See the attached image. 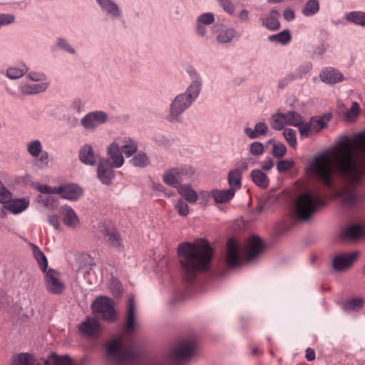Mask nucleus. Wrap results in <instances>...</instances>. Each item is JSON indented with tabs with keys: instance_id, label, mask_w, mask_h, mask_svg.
Masks as SVG:
<instances>
[{
	"instance_id": "f257e3e1",
	"label": "nucleus",
	"mask_w": 365,
	"mask_h": 365,
	"mask_svg": "<svg viewBox=\"0 0 365 365\" xmlns=\"http://www.w3.org/2000/svg\"><path fill=\"white\" fill-rule=\"evenodd\" d=\"M336 169L344 180L341 190L342 203L356 208L365 201V195L359 190L364 182L365 170V131L339 141L334 155Z\"/></svg>"
},
{
	"instance_id": "f03ea898",
	"label": "nucleus",
	"mask_w": 365,
	"mask_h": 365,
	"mask_svg": "<svg viewBox=\"0 0 365 365\" xmlns=\"http://www.w3.org/2000/svg\"><path fill=\"white\" fill-rule=\"evenodd\" d=\"M136 326L135 303L134 298L131 297L128 302L124 329L120 335L108 343L106 348L107 357L118 365H167L165 360L140 359V350L133 339Z\"/></svg>"
},
{
	"instance_id": "7ed1b4c3",
	"label": "nucleus",
	"mask_w": 365,
	"mask_h": 365,
	"mask_svg": "<svg viewBox=\"0 0 365 365\" xmlns=\"http://www.w3.org/2000/svg\"><path fill=\"white\" fill-rule=\"evenodd\" d=\"M178 256L185 279L192 281L199 272L209 269L212 252L206 240L198 239L192 243H180L178 247Z\"/></svg>"
},
{
	"instance_id": "20e7f679",
	"label": "nucleus",
	"mask_w": 365,
	"mask_h": 365,
	"mask_svg": "<svg viewBox=\"0 0 365 365\" xmlns=\"http://www.w3.org/2000/svg\"><path fill=\"white\" fill-rule=\"evenodd\" d=\"M187 73L191 82L184 92L178 94L172 101L165 117L170 123L180 121L182 114L197 100L202 90V80L200 73L193 68H187Z\"/></svg>"
},
{
	"instance_id": "39448f33",
	"label": "nucleus",
	"mask_w": 365,
	"mask_h": 365,
	"mask_svg": "<svg viewBox=\"0 0 365 365\" xmlns=\"http://www.w3.org/2000/svg\"><path fill=\"white\" fill-rule=\"evenodd\" d=\"M264 244L257 236L249 237L244 245L230 238L226 245L225 262L229 267L240 266L245 260L252 262L264 251Z\"/></svg>"
},
{
	"instance_id": "423d86ee",
	"label": "nucleus",
	"mask_w": 365,
	"mask_h": 365,
	"mask_svg": "<svg viewBox=\"0 0 365 365\" xmlns=\"http://www.w3.org/2000/svg\"><path fill=\"white\" fill-rule=\"evenodd\" d=\"M325 204L324 195L319 189L301 194L296 200L294 214L302 220H308Z\"/></svg>"
},
{
	"instance_id": "0eeeda50",
	"label": "nucleus",
	"mask_w": 365,
	"mask_h": 365,
	"mask_svg": "<svg viewBox=\"0 0 365 365\" xmlns=\"http://www.w3.org/2000/svg\"><path fill=\"white\" fill-rule=\"evenodd\" d=\"M309 170L327 187H332L331 159L327 154L315 156L309 165Z\"/></svg>"
},
{
	"instance_id": "6e6552de",
	"label": "nucleus",
	"mask_w": 365,
	"mask_h": 365,
	"mask_svg": "<svg viewBox=\"0 0 365 365\" xmlns=\"http://www.w3.org/2000/svg\"><path fill=\"white\" fill-rule=\"evenodd\" d=\"M94 313L101 314L103 319L113 322L117 318V313L114 309L113 301L104 296L97 297L91 304Z\"/></svg>"
},
{
	"instance_id": "1a4fd4ad",
	"label": "nucleus",
	"mask_w": 365,
	"mask_h": 365,
	"mask_svg": "<svg viewBox=\"0 0 365 365\" xmlns=\"http://www.w3.org/2000/svg\"><path fill=\"white\" fill-rule=\"evenodd\" d=\"M331 118V115L327 113L323 116H314L307 122L303 120V125L299 128V135L302 138H307L312 133H317L327 127Z\"/></svg>"
},
{
	"instance_id": "9d476101",
	"label": "nucleus",
	"mask_w": 365,
	"mask_h": 365,
	"mask_svg": "<svg viewBox=\"0 0 365 365\" xmlns=\"http://www.w3.org/2000/svg\"><path fill=\"white\" fill-rule=\"evenodd\" d=\"M26 150L28 153L35 158L34 165L39 169H44L48 166L49 154L43 150L41 142L38 140H32L27 143Z\"/></svg>"
},
{
	"instance_id": "9b49d317",
	"label": "nucleus",
	"mask_w": 365,
	"mask_h": 365,
	"mask_svg": "<svg viewBox=\"0 0 365 365\" xmlns=\"http://www.w3.org/2000/svg\"><path fill=\"white\" fill-rule=\"evenodd\" d=\"M108 120V115L103 110H93L86 114L81 119V126L88 131H94Z\"/></svg>"
},
{
	"instance_id": "f8f14e48",
	"label": "nucleus",
	"mask_w": 365,
	"mask_h": 365,
	"mask_svg": "<svg viewBox=\"0 0 365 365\" xmlns=\"http://www.w3.org/2000/svg\"><path fill=\"white\" fill-rule=\"evenodd\" d=\"M212 32L216 41L223 45L230 44L237 38V32L234 28L222 24L214 26Z\"/></svg>"
},
{
	"instance_id": "ddd939ff",
	"label": "nucleus",
	"mask_w": 365,
	"mask_h": 365,
	"mask_svg": "<svg viewBox=\"0 0 365 365\" xmlns=\"http://www.w3.org/2000/svg\"><path fill=\"white\" fill-rule=\"evenodd\" d=\"M195 350V343L192 339L179 342L170 355L171 359H185L191 357Z\"/></svg>"
},
{
	"instance_id": "4468645a",
	"label": "nucleus",
	"mask_w": 365,
	"mask_h": 365,
	"mask_svg": "<svg viewBox=\"0 0 365 365\" xmlns=\"http://www.w3.org/2000/svg\"><path fill=\"white\" fill-rule=\"evenodd\" d=\"M45 283L46 289L54 294H61L66 288L65 284L60 279V274L53 269L46 273Z\"/></svg>"
},
{
	"instance_id": "2eb2a0df",
	"label": "nucleus",
	"mask_w": 365,
	"mask_h": 365,
	"mask_svg": "<svg viewBox=\"0 0 365 365\" xmlns=\"http://www.w3.org/2000/svg\"><path fill=\"white\" fill-rule=\"evenodd\" d=\"M101 11L113 19L120 20L123 16L120 6L113 0H96Z\"/></svg>"
},
{
	"instance_id": "dca6fc26",
	"label": "nucleus",
	"mask_w": 365,
	"mask_h": 365,
	"mask_svg": "<svg viewBox=\"0 0 365 365\" xmlns=\"http://www.w3.org/2000/svg\"><path fill=\"white\" fill-rule=\"evenodd\" d=\"M78 330L85 336H96L101 332V324L96 317H87L79 324Z\"/></svg>"
},
{
	"instance_id": "f3484780",
	"label": "nucleus",
	"mask_w": 365,
	"mask_h": 365,
	"mask_svg": "<svg viewBox=\"0 0 365 365\" xmlns=\"http://www.w3.org/2000/svg\"><path fill=\"white\" fill-rule=\"evenodd\" d=\"M358 256V252L336 255L332 259L334 269L340 272L349 268Z\"/></svg>"
},
{
	"instance_id": "a211bd4d",
	"label": "nucleus",
	"mask_w": 365,
	"mask_h": 365,
	"mask_svg": "<svg viewBox=\"0 0 365 365\" xmlns=\"http://www.w3.org/2000/svg\"><path fill=\"white\" fill-rule=\"evenodd\" d=\"M113 167L108 160L103 159L99 161L97 168V175L99 180L104 185H110L114 178Z\"/></svg>"
},
{
	"instance_id": "6ab92c4d",
	"label": "nucleus",
	"mask_w": 365,
	"mask_h": 365,
	"mask_svg": "<svg viewBox=\"0 0 365 365\" xmlns=\"http://www.w3.org/2000/svg\"><path fill=\"white\" fill-rule=\"evenodd\" d=\"M215 15L211 12H205L199 15L195 20V33L200 37H205L207 27L215 22Z\"/></svg>"
},
{
	"instance_id": "aec40b11",
	"label": "nucleus",
	"mask_w": 365,
	"mask_h": 365,
	"mask_svg": "<svg viewBox=\"0 0 365 365\" xmlns=\"http://www.w3.org/2000/svg\"><path fill=\"white\" fill-rule=\"evenodd\" d=\"M58 194L70 201L78 200L83 194V189L76 184H67L58 187Z\"/></svg>"
},
{
	"instance_id": "412c9836",
	"label": "nucleus",
	"mask_w": 365,
	"mask_h": 365,
	"mask_svg": "<svg viewBox=\"0 0 365 365\" xmlns=\"http://www.w3.org/2000/svg\"><path fill=\"white\" fill-rule=\"evenodd\" d=\"M107 154L111 165L115 168H119L124 164L125 160L120 148V143L117 142L111 143L108 147Z\"/></svg>"
},
{
	"instance_id": "4be33fe9",
	"label": "nucleus",
	"mask_w": 365,
	"mask_h": 365,
	"mask_svg": "<svg viewBox=\"0 0 365 365\" xmlns=\"http://www.w3.org/2000/svg\"><path fill=\"white\" fill-rule=\"evenodd\" d=\"M320 80L327 84H335L344 80L343 74L337 69L332 67H327L319 73Z\"/></svg>"
},
{
	"instance_id": "5701e85b",
	"label": "nucleus",
	"mask_w": 365,
	"mask_h": 365,
	"mask_svg": "<svg viewBox=\"0 0 365 365\" xmlns=\"http://www.w3.org/2000/svg\"><path fill=\"white\" fill-rule=\"evenodd\" d=\"M61 213L63 216L64 225L68 227L76 228L80 223L79 218L75 210L69 205H63L61 207Z\"/></svg>"
},
{
	"instance_id": "b1692460",
	"label": "nucleus",
	"mask_w": 365,
	"mask_h": 365,
	"mask_svg": "<svg viewBox=\"0 0 365 365\" xmlns=\"http://www.w3.org/2000/svg\"><path fill=\"white\" fill-rule=\"evenodd\" d=\"M344 239L356 240L365 236V227L362 224H354L348 226L341 231Z\"/></svg>"
},
{
	"instance_id": "393cba45",
	"label": "nucleus",
	"mask_w": 365,
	"mask_h": 365,
	"mask_svg": "<svg viewBox=\"0 0 365 365\" xmlns=\"http://www.w3.org/2000/svg\"><path fill=\"white\" fill-rule=\"evenodd\" d=\"M19 91L23 96L36 95L46 91V84L24 82L19 85Z\"/></svg>"
},
{
	"instance_id": "a878e982",
	"label": "nucleus",
	"mask_w": 365,
	"mask_h": 365,
	"mask_svg": "<svg viewBox=\"0 0 365 365\" xmlns=\"http://www.w3.org/2000/svg\"><path fill=\"white\" fill-rule=\"evenodd\" d=\"M30 200L29 198H14L11 199L4 207L14 215L20 214L25 211L29 206Z\"/></svg>"
},
{
	"instance_id": "bb28decb",
	"label": "nucleus",
	"mask_w": 365,
	"mask_h": 365,
	"mask_svg": "<svg viewBox=\"0 0 365 365\" xmlns=\"http://www.w3.org/2000/svg\"><path fill=\"white\" fill-rule=\"evenodd\" d=\"M279 14L275 10H271L267 14L262 16L260 20L262 26L269 31H276L280 28L279 21Z\"/></svg>"
},
{
	"instance_id": "cd10ccee",
	"label": "nucleus",
	"mask_w": 365,
	"mask_h": 365,
	"mask_svg": "<svg viewBox=\"0 0 365 365\" xmlns=\"http://www.w3.org/2000/svg\"><path fill=\"white\" fill-rule=\"evenodd\" d=\"M80 161L88 165H94L96 163V159L92 146L89 144L83 145L78 154Z\"/></svg>"
},
{
	"instance_id": "c85d7f7f",
	"label": "nucleus",
	"mask_w": 365,
	"mask_h": 365,
	"mask_svg": "<svg viewBox=\"0 0 365 365\" xmlns=\"http://www.w3.org/2000/svg\"><path fill=\"white\" fill-rule=\"evenodd\" d=\"M119 140L120 148L126 157L130 158L137 152L138 143L134 139L130 137H123Z\"/></svg>"
},
{
	"instance_id": "c756f323",
	"label": "nucleus",
	"mask_w": 365,
	"mask_h": 365,
	"mask_svg": "<svg viewBox=\"0 0 365 365\" xmlns=\"http://www.w3.org/2000/svg\"><path fill=\"white\" fill-rule=\"evenodd\" d=\"M211 195L215 203L222 204L229 202L235 197V192L230 188L227 190L215 189L211 191Z\"/></svg>"
},
{
	"instance_id": "7c9ffc66",
	"label": "nucleus",
	"mask_w": 365,
	"mask_h": 365,
	"mask_svg": "<svg viewBox=\"0 0 365 365\" xmlns=\"http://www.w3.org/2000/svg\"><path fill=\"white\" fill-rule=\"evenodd\" d=\"M163 180L166 185L177 189L182 185L179 173L175 168L165 171L163 175Z\"/></svg>"
},
{
	"instance_id": "2f4dec72",
	"label": "nucleus",
	"mask_w": 365,
	"mask_h": 365,
	"mask_svg": "<svg viewBox=\"0 0 365 365\" xmlns=\"http://www.w3.org/2000/svg\"><path fill=\"white\" fill-rule=\"evenodd\" d=\"M268 130V126L264 122H258L255 124L254 128L246 127L244 132L249 138L255 139L261 135H266Z\"/></svg>"
},
{
	"instance_id": "473e14b6",
	"label": "nucleus",
	"mask_w": 365,
	"mask_h": 365,
	"mask_svg": "<svg viewBox=\"0 0 365 365\" xmlns=\"http://www.w3.org/2000/svg\"><path fill=\"white\" fill-rule=\"evenodd\" d=\"M283 117L285 125L297 127L299 130V128L303 125V116L295 111L283 113Z\"/></svg>"
},
{
	"instance_id": "72a5a7b5",
	"label": "nucleus",
	"mask_w": 365,
	"mask_h": 365,
	"mask_svg": "<svg viewBox=\"0 0 365 365\" xmlns=\"http://www.w3.org/2000/svg\"><path fill=\"white\" fill-rule=\"evenodd\" d=\"M178 193L188 202L195 203L198 199V194L192 188L190 185H181L178 189Z\"/></svg>"
},
{
	"instance_id": "f704fd0d",
	"label": "nucleus",
	"mask_w": 365,
	"mask_h": 365,
	"mask_svg": "<svg viewBox=\"0 0 365 365\" xmlns=\"http://www.w3.org/2000/svg\"><path fill=\"white\" fill-rule=\"evenodd\" d=\"M230 189L236 192L242 186V173L238 169L231 170L227 176Z\"/></svg>"
},
{
	"instance_id": "c9c22d12",
	"label": "nucleus",
	"mask_w": 365,
	"mask_h": 365,
	"mask_svg": "<svg viewBox=\"0 0 365 365\" xmlns=\"http://www.w3.org/2000/svg\"><path fill=\"white\" fill-rule=\"evenodd\" d=\"M98 227L103 235L106 237V240L112 246L119 247L120 245V240L118 233L111 229L106 228L103 223H100Z\"/></svg>"
},
{
	"instance_id": "e433bc0d",
	"label": "nucleus",
	"mask_w": 365,
	"mask_h": 365,
	"mask_svg": "<svg viewBox=\"0 0 365 365\" xmlns=\"http://www.w3.org/2000/svg\"><path fill=\"white\" fill-rule=\"evenodd\" d=\"M29 71V68L24 63L18 66H11L6 69V76L11 80L17 79L25 75Z\"/></svg>"
},
{
	"instance_id": "4c0bfd02",
	"label": "nucleus",
	"mask_w": 365,
	"mask_h": 365,
	"mask_svg": "<svg viewBox=\"0 0 365 365\" xmlns=\"http://www.w3.org/2000/svg\"><path fill=\"white\" fill-rule=\"evenodd\" d=\"M365 304L364 300L360 297H353L346 300L342 305L345 312L356 311L361 309Z\"/></svg>"
},
{
	"instance_id": "58836bf2",
	"label": "nucleus",
	"mask_w": 365,
	"mask_h": 365,
	"mask_svg": "<svg viewBox=\"0 0 365 365\" xmlns=\"http://www.w3.org/2000/svg\"><path fill=\"white\" fill-rule=\"evenodd\" d=\"M291 38L292 36L289 30H283L278 34L270 35L267 37V39L270 42L279 43L283 46L288 44L290 42Z\"/></svg>"
},
{
	"instance_id": "ea45409f",
	"label": "nucleus",
	"mask_w": 365,
	"mask_h": 365,
	"mask_svg": "<svg viewBox=\"0 0 365 365\" xmlns=\"http://www.w3.org/2000/svg\"><path fill=\"white\" fill-rule=\"evenodd\" d=\"M251 177L254 183L260 187L265 188L269 185L268 177L260 170H253L251 173Z\"/></svg>"
},
{
	"instance_id": "a19ab883",
	"label": "nucleus",
	"mask_w": 365,
	"mask_h": 365,
	"mask_svg": "<svg viewBox=\"0 0 365 365\" xmlns=\"http://www.w3.org/2000/svg\"><path fill=\"white\" fill-rule=\"evenodd\" d=\"M37 365H73L70 358L67 356H58L56 354H51L42 364Z\"/></svg>"
},
{
	"instance_id": "79ce46f5",
	"label": "nucleus",
	"mask_w": 365,
	"mask_h": 365,
	"mask_svg": "<svg viewBox=\"0 0 365 365\" xmlns=\"http://www.w3.org/2000/svg\"><path fill=\"white\" fill-rule=\"evenodd\" d=\"M33 255L37 261L41 269L45 272L48 267V260L45 255L34 244H31Z\"/></svg>"
},
{
	"instance_id": "37998d69",
	"label": "nucleus",
	"mask_w": 365,
	"mask_h": 365,
	"mask_svg": "<svg viewBox=\"0 0 365 365\" xmlns=\"http://www.w3.org/2000/svg\"><path fill=\"white\" fill-rule=\"evenodd\" d=\"M346 19L356 25L365 26V12L354 11L346 14Z\"/></svg>"
},
{
	"instance_id": "c03bdc74",
	"label": "nucleus",
	"mask_w": 365,
	"mask_h": 365,
	"mask_svg": "<svg viewBox=\"0 0 365 365\" xmlns=\"http://www.w3.org/2000/svg\"><path fill=\"white\" fill-rule=\"evenodd\" d=\"M56 46L57 48L66 52L70 55H76L77 51L69 41L63 37H58L56 38Z\"/></svg>"
},
{
	"instance_id": "a18cd8bd",
	"label": "nucleus",
	"mask_w": 365,
	"mask_h": 365,
	"mask_svg": "<svg viewBox=\"0 0 365 365\" xmlns=\"http://www.w3.org/2000/svg\"><path fill=\"white\" fill-rule=\"evenodd\" d=\"M132 165L136 168H145L150 163V160L147 155L143 152H138L130 160Z\"/></svg>"
},
{
	"instance_id": "49530a36",
	"label": "nucleus",
	"mask_w": 365,
	"mask_h": 365,
	"mask_svg": "<svg viewBox=\"0 0 365 365\" xmlns=\"http://www.w3.org/2000/svg\"><path fill=\"white\" fill-rule=\"evenodd\" d=\"M26 78L36 83H45L46 84V90L50 86V82L46 75L41 71H30Z\"/></svg>"
},
{
	"instance_id": "de8ad7c7",
	"label": "nucleus",
	"mask_w": 365,
	"mask_h": 365,
	"mask_svg": "<svg viewBox=\"0 0 365 365\" xmlns=\"http://www.w3.org/2000/svg\"><path fill=\"white\" fill-rule=\"evenodd\" d=\"M319 11V2L318 0H309L302 9V13L305 16L315 15Z\"/></svg>"
},
{
	"instance_id": "09e8293b",
	"label": "nucleus",
	"mask_w": 365,
	"mask_h": 365,
	"mask_svg": "<svg viewBox=\"0 0 365 365\" xmlns=\"http://www.w3.org/2000/svg\"><path fill=\"white\" fill-rule=\"evenodd\" d=\"M272 128L276 130H282L286 125L283 117V113H277L270 118Z\"/></svg>"
},
{
	"instance_id": "8fccbe9b",
	"label": "nucleus",
	"mask_w": 365,
	"mask_h": 365,
	"mask_svg": "<svg viewBox=\"0 0 365 365\" xmlns=\"http://www.w3.org/2000/svg\"><path fill=\"white\" fill-rule=\"evenodd\" d=\"M175 168L179 173V177L182 182L191 178L195 172L194 168L190 165L176 167Z\"/></svg>"
},
{
	"instance_id": "3c124183",
	"label": "nucleus",
	"mask_w": 365,
	"mask_h": 365,
	"mask_svg": "<svg viewBox=\"0 0 365 365\" xmlns=\"http://www.w3.org/2000/svg\"><path fill=\"white\" fill-rule=\"evenodd\" d=\"M34 359L30 354L22 353L14 359L12 365H34Z\"/></svg>"
},
{
	"instance_id": "603ef678",
	"label": "nucleus",
	"mask_w": 365,
	"mask_h": 365,
	"mask_svg": "<svg viewBox=\"0 0 365 365\" xmlns=\"http://www.w3.org/2000/svg\"><path fill=\"white\" fill-rule=\"evenodd\" d=\"M283 135L286 139L288 144L295 148L297 145V138H296V131L292 128L284 129L283 131Z\"/></svg>"
},
{
	"instance_id": "864d4df0",
	"label": "nucleus",
	"mask_w": 365,
	"mask_h": 365,
	"mask_svg": "<svg viewBox=\"0 0 365 365\" xmlns=\"http://www.w3.org/2000/svg\"><path fill=\"white\" fill-rule=\"evenodd\" d=\"M174 207L180 216L185 217L189 213V207L182 199L178 200L174 205Z\"/></svg>"
},
{
	"instance_id": "5fc2aeb1",
	"label": "nucleus",
	"mask_w": 365,
	"mask_h": 365,
	"mask_svg": "<svg viewBox=\"0 0 365 365\" xmlns=\"http://www.w3.org/2000/svg\"><path fill=\"white\" fill-rule=\"evenodd\" d=\"M359 113V105L356 102H354L351 107L345 113V120L346 121L353 120Z\"/></svg>"
},
{
	"instance_id": "6e6d98bb",
	"label": "nucleus",
	"mask_w": 365,
	"mask_h": 365,
	"mask_svg": "<svg viewBox=\"0 0 365 365\" xmlns=\"http://www.w3.org/2000/svg\"><path fill=\"white\" fill-rule=\"evenodd\" d=\"M249 150L252 155L259 156L263 154L264 148L262 143L255 141L250 145Z\"/></svg>"
},
{
	"instance_id": "4d7b16f0",
	"label": "nucleus",
	"mask_w": 365,
	"mask_h": 365,
	"mask_svg": "<svg viewBox=\"0 0 365 365\" xmlns=\"http://www.w3.org/2000/svg\"><path fill=\"white\" fill-rule=\"evenodd\" d=\"M11 199V192L4 186L2 182H0V202L5 205H7Z\"/></svg>"
},
{
	"instance_id": "13d9d810",
	"label": "nucleus",
	"mask_w": 365,
	"mask_h": 365,
	"mask_svg": "<svg viewBox=\"0 0 365 365\" xmlns=\"http://www.w3.org/2000/svg\"><path fill=\"white\" fill-rule=\"evenodd\" d=\"M287 152L286 146L282 143H275L272 148V155L278 158H282Z\"/></svg>"
},
{
	"instance_id": "bf43d9fd",
	"label": "nucleus",
	"mask_w": 365,
	"mask_h": 365,
	"mask_svg": "<svg viewBox=\"0 0 365 365\" xmlns=\"http://www.w3.org/2000/svg\"><path fill=\"white\" fill-rule=\"evenodd\" d=\"M312 68V65L310 62L302 63L297 70V75L302 78L306 76Z\"/></svg>"
},
{
	"instance_id": "052dcab7",
	"label": "nucleus",
	"mask_w": 365,
	"mask_h": 365,
	"mask_svg": "<svg viewBox=\"0 0 365 365\" xmlns=\"http://www.w3.org/2000/svg\"><path fill=\"white\" fill-rule=\"evenodd\" d=\"M223 10L230 15L235 13V5L230 0H217Z\"/></svg>"
},
{
	"instance_id": "680f3d73",
	"label": "nucleus",
	"mask_w": 365,
	"mask_h": 365,
	"mask_svg": "<svg viewBox=\"0 0 365 365\" xmlns=\"http://www.w3.org/2000/svg\"><path fill=\"white\" fill-rule=\"evenodd\" d=\"M294 162L292 160H280L277 165V169L279 173H284L292 168Z\"/></svg>"
},
{
	"instance_id": "e2e57ef3",
	"label": "nucleus",
	"mask_w": 365,
	"mask_h": 365,
	"mask_svg": "<svg viewBox=\"0 0 365 365\" xmlns=\"http://www.w3.org/2000/svg\"><path fill=\"white\" fill-rule=\"evenodd\" d=\"M84 103L82 100L80 98H75L71 103L70 108L71 109L76 113H81L83 110Z\"/></svg>"
},
{
	"instance_id": "0e129e2a",
	"label": "nucleus",
	"mask_w": 365,
	"mask_h": 365,
	"mask_svg": "<svg viewBox=\"0 0 365 365\" xmlns=\"http://www.w3.org/2000/svg\"><path fill=\"white\" fill-rule=\"evenodd\" d=\"M36 189L41 193L45 194H58V187H52L47 185H38Z\"/></svg>"
},
{
	"instance_id": "69168bd1",
	"label": "nucleus",
	"mask_w": 365,
	"mask_h": 365,
	"mask_svg": "<svg viewBox=\"0 0 365 365\" xmlns=\"http://www.w3.org/2000/svg\"><path fill=\"white\" fill-rule=\"evenodd\" d=\"M110 288L114 296L118 297L121 294V284L118 280H112Z\"/></svg>"
},
{
	"instance_id": "338daca9",
	"label": "nucleus",
	"mask_w": 365,
	"mask_h": 365,
	"mask_svg": "<svg viewBox=\"0 0 365 365\" xmlns=\"http://www.w3.org/2000/svg\"><path fill=\"white\" fill-rule=\"evenodd\" d=\"M48 222L55 229L58 230L60 228L59 218L56 215H49L48 217Z\"/></svg>"
},
{
	"instance_id": "774afa93",
	"label": "nucleus",
	"mask_w": 365,
	"mask_h": 365,
	"mask_svg": "<svg viewBox=\"0 0 365 365\" xmlns=\"http://www.w3.org/2000/svg\"><path fill=\"white\" fill-rule=\"evenodd\" d=\"M237 17L242 23H247L250 21L249 11L246 9H242L238 14Z\"/></svg>"
}]
</instances>
